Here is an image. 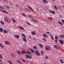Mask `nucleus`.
Instances as JSON below:
<instances>
[{
    "label": "nucleus",
    "instance_id": "obj_38",
    "mask_svg": "<svg viewBox=\"0 0 64 64\" xmlns=\"http://www.w3.org/2000/svg\"><path fill=\"white\" fill-rule=\"evenodd\" d=\"M7 22H8V23H10V20L9 19V20H7V21H6Z\"/></svg>",
    "mask_w": 64,
    "mask_h": 64
},
{
    "label": "nucleus",
    "instance_id": "obj_26",
    "mask_svg": "<svg viewBox=\"0 0 64 64\" xmlns=\"http://www.w3.org/2000/svg\"><path fill=\"white\" fill-rule=\"evenodd\" d=\"M60 62L61 63H62V64H63V63H64V62H62V59H60Z\"/></svg>",
    "mask_w": 64,
    "mask_h": 64
},
{
    "label": "nucleus",
    "instance_id": "obj_63",
    "mask_svg": "<svg viewBox=\"0 0 64 64\" xmlns=\"http://www.w3.org/2000/svg\"><path fill=\"white\" fill-rule=\"evenodd\" d=\"M0 62H2V60L0 59Z\"/></svg>",
    "mask_w": 64,
    "mask_h": 64
},
{
    "label": "nucleus",
    "instance_id": "obj_20",
    "mask_svg": "<svg viewBox=\"0 0 64 64\" xmlns=\"http://www.w3.org/2000/svg\"><path fill=\"white\" fill-rule=\"evenodd\" d=\"M45 49L46 50H47V51H49L50 49L49 48H48V47H45Z\"/></svg>",
    "mask_w": 64,
    "mask_h": 64
},
{
    "label": "nucleus",
    "instance_id": "obj_62",
    "mask_svg": "<svg viewBox=\"0 0 64 64\" xmlns=\"http://www.w3.org/2000/svg\"><path fill=\"white\" fill-rule=\"evenodd\" d=\"M4 7H6L7 6H6V5L4 6Z\"/></svg>",
    "mask_w": 64,
    "mask_h": 64
},
{
    "label": "nucleus",
    "instance_id": "obj_8",
    "mask_svg": "<svg viewBox=\"0 0 64 64\" xmlns=\"http://www.w3.org/2000/svg\"><path fill=\"white\" fill-rule=\"evenodd\" d=\"M50 13H52L53 14H55V12L54 11H52L51 10H50Z\"/></svg>",
    "mask_w": 64,
    "mask_h": 64
},
{
    "label": "nucleus",
    "instance_id": "obj_5",
    "mask_svg": "<svg viewBox=\"0 0 64 64\" xmlns=\"http://www.w3.org/2000/svg\"><path fill=\"white\" fill-rule=\"evenodd\" d=\"M26 56L27 57L30 59H32V57H31V56H29L27 54H26Z\"/></svg>",
    "mask_w": 64,
    "mask_h": 64
},
{
    "label": "nucleus",
    "instance_id": "obj_28",
    "mask_svg": "<svg viewBox=\"0 0 64 64\" xmlns=\"http://www.w3.org/2000/svg\"><path fill=\"white\" fill-rule=\"evenodd\" d=\"M39 46L41 48H43V46L41 44H40L39 45Z\"/></svg>",
    "mask_w": 64,
    "mask_h": 64
},
{
    "label": "nucleus",
    "instance_id": "obj_36",
    "mask_svg": "<svg viewBox=\"0 0 64 64\" xmlns=\"http://www.w3.org/2000/svg\"><path fill=\"white\" fill-rule=\"evenodd\" d=\"M12 56L13 57H15V55L14 54H12Z\"/></svg>",
    "mask_w": 64,
    "mask_h": 64
},
{
    "label": "nucleus",
    "instance_id": "obj_34",
    "mask_svg": "<svg viewBox=\"0 0 64 64\" xmlns=\"http://www.w3.org/2000/svg\"><path fill=\"white\" fill-rule=\"evenodd\" d=\"M8 62H9L10 64H12V62L10 60H8Z\"/></svg>",
    "mask_w": 64,
    "mask_h": 64
},
{
    "label": "nucleus",
    "instance_id": "obj_60",
    "mask_svg": "<svg viewBox=\"0 0 64 64\" xmlns=\"http://www.w3.org/2000/svg\"><path fill=\"white\" fill-rule=\"evenodd\" d=\"M20 64H23V63L21 62H20Z\"/></svg>",
    "mask_w": 64,
    "mask_h": 64
},
{
    "label": "nucleus",
    "instance_id": "obj_53",
    "mask_svg": "<svg viewBox=\"0 0 64 64\" xmlns=\"http://www.w3.org/2000/svg\"><path fill=\"white\" fill-rule=\"evenodd\" d=\"M27 24H28V25H31V24L29 22H27Z\"/></svg>",
    "mask_w": 64,
    "mask_h": 64
},
{
    "label": "nucleus",
    "instance_id": "obj_42",
    "mask_svg": "<svg viewBox=\"0 0 64 64\" xmlns=\"http://www.w3.org/2000/svg\"><path fill=\"white\" fill-rule=\"evenodd\" d=\"M21 60L22 61H23V62H24V63L25 62V60H24V59H21Z\"/></svg>",
    "mask_w": 64,
    "mask_h": 64
},
{
    "label": "nucleus",
    "instance_id": "obj_4",
    "mask_svg": "<svg viewBox=\"0 0 64 64\" xmlns=\"http://www.w3.org/2000/svg\"><path fill=\"white\" fill-rule=\"evenodd\" d=\"M21 53L22 54H26V53H27V52L25 51L22 50L21 51Z\"/></svg>",
    "mask_w": 64,
    "mask_h": 64
},
{
    "label": "nucleus",
    "instance_id": "obj_35",
    "mask_svg": "<svg viewBox=\"0 0 64 64\" xmlns=\"http://www.w3.org/2000/svg\"><path fill=\"white\" fill-rule=\"evenodd\" d=\"M0 58L1 59H2V56L1 54H0Z\"/></svg>",
    "mask_w": 64,
    "mask_h": 64
},
{
    "label": "nucleus",
    "instance_id": "obj_43",
    "mask_svg": "<svg viewBox=\"0 0 64 64\" xmlns=\"http://www.w3.org/2000/svg\"><path fill=\"white\" fill-rule=\"evenodd\" d=\"M12 19L13 20L14 22V23H16V21H15V20H14V19L13 18H12Z\"/></svg>",
    "mask_w": 64,
    "mask_h": 64
},
{
    "label": "nucleus",
    "instance_id": "obj_22",
    "mask_svg": "<svg viewBox=\"0 0 64 64\" xmlns=\"http://www.w3.org/2000/svg\"><path fill=\"white\" fill-rule=\"evenodd\" d=\"M0 23L2 24V25H4V22L1 20L0 22Z\"/></svg>",
    "mask_w": 64,
    "mask_h": 64
},
{
    "label": "nucleus",
    "instance_id": "obj_16",
    "mask_svg": "<svg viewBox=\"0 0 64 64\" xmlns=\"http://www.w3.org/2000/svg\"><path fill=\"white\" fill-rule=\"evenodd\" d=\"M23 40H24V41L25 42H27V40H26V39L25 38H22Z\"/></svg>",
    "mask_w": 64,
    "mask_h": 64
},
{
    "label": "nucleus",
    "instance_id": "obj_10",
    "mask_svg": "<svg viewBox=\"0 0 64 64\" xmlns=\"http://www.w3.org/2000/svg\"><path fill=\"white\" fill-rule=\"evenodd\" d=\"M48 18L49 20H51V21H52V20H53V18L51 17H48Z\"/></svg>",
    "mask_w": 64,
    "mask_h": 64
},
{
    "label": "nucleus",
    "instance_id": "obj_39",
    "mask_svg": "<svg viewBox=\"0 0 64 64\" xmlns=\"http://www.w3.org/2000/svg\"><path fill=\"white\" fill-rule=\"evenodd\" d=\"M42 40L44 41H46V40L45 38H43Z\"/></svg>",
    "mask_w": 64,
    "mask_h": 64
},
{
    "label": "nucleus",
    "instance_id": "obj_13",
    "mask_svg": "<svg viewBox=\"0 0 64 64\" xmlns=\"http://www.w3.org/2000/svg\"><path fill=\"white\" fill-rule=\"evenodd\" d=\"M32 19L34 22H37V20H36L35 19H33V18H32Z\"/></svg>",
    "mask_w": 64,
    "mask_h": 64
},
{
    "label": "nucleus",
    "instance_id": "obj_31",
    "mask_svg": "<svg viewBox=\"0 0 64 64\" xmlns=\"http://www.w3.org/2000/svg\"><path fill=\"white\" fill-rule=\"evenodd\" d=\"M28 8H29L30 9H32V8L30 6H28Z\"/></svg>",
    "mask_w": 64,
    "mask_h": 64
},
{
    "label": "nucleus",
    "instance_id": "obj_32",
    "mask_svg": "<svg viewBox=\"0 0 64 64\" xmlns=\"http://www.w3.org/2000/svg\"><path fill=\"white\" fill-rule=\"evenodd\" d=\"M33 48L34 49H37V47H36V46H34L33 47Z\"/></svg>",
    "mask_w": 64,
    "mask_h": 64
},
{
    "label": "nucleus",
    "instance_id": "obj_52",
    "mask_svg": "<svg viewBox=\"0 0 64 64\" xmlns=\"http://www.w3.org/2000/svg\"><path fill=\"white\" fill-rule=\"evenodd\" d=\"M50 37H52V36H53V35H52V34H51L50 35Z\"/></svg>",
    "mask_w": 64,
    "mask_h": 64
},
{
    "label": "nucleus",
    "instance_id": "obj_61",
    "mask_svg": "<svg viewBox=\"0 0 64 64\" xmlns=\"http://www.w3.org/2000/svg\"><path fill=\"white\" fill-rule=\"evenodd\" d=\"M33 49H29V50H31V51H32V50Z\"/></svg>",
    "mask_w": 64,
    "mask_h": 64
},
{
    "label": "nucleus",
    "instance_id": "obj_59",
    "mask_svg": "<svg viewBox=\"0 0 64 64\" xmlns=\"http://www.w3.org/2000/svg\"><path fill=\"white\" fill-rule=\"evenodd\" d=\"M29 39H31V36H30V37H28Z\"/></svg>",
    "mask_w": 64,
    "mask_h": 64
},
{
    "label": "nucleus",
    "instance_id": "obj_18",
    "mask_svg": "<svg viewBox=\"0 0 64 64\" xmlns=\"http://www.w3.org/2000/svg\"><path fill=\"white\" fill-rule=\"evenodd\" d=\"M3 29L1 28H0V32H3Z\"/></svg>",
    "mask_w": 64,
    "mask_h": 64
},
{
    "label": "nucleus",
    "instance_id": "obj_2",
    "mask_svg": "<svg viewBox=\"0 0 64 64\" xmlns=\"http://www.w3.org/2000/svg\"><path fill=\"white\" fill-rule=\"evenodd\" d=\"M4 43L5 44H6L8 45H10V42L8 41H6Z\"/></svg>",
    "mask_w": 64,
    "mask_h": 64
},
{
    "label": "nucleus",
    "instance_id": "obj_56",
    "mask_svg": "<svg viewBox=\"0 0 64 64\" xmlns=\"http://www.w3.org/2000/svg\"><path fill=\"white\" fill-rule=\"evenodd\" d=\"M51 38H52V40H54V38H53V36H52L51 37Z\"/></svg>",
    "mask_w": 64,
    "mask_h": 64
},
{
    "label": "nucleus",
    "instance_id": "obj_30",
    "mask_svg": "<svg viewBox=\"0 0 64 64\" xmlns=\"http://www.w3.org/2000/svg\"><path fill=\"white\" fill-rule=\"evenodd\" d=\"M28 16L30 18H33V16H31V15L29 14L28 15Z\"/></svg>",
    "mask_w": 64,
    "mask_h": 64
},
{
    "label": "nucleus",
    "instance_id": "obj_50",
    "mask_svg": "<svg viewBox=\"0 0 64 64\" xmlns=\"http://www.w3.org/2000/svg\"><path fill=\"white\" fill-rule=\"evenodd\" d=\"M16 38H18V39H19V38H20V37H19V36L18 35V36H17L16 37Z\"/></svg>",
    "mask_w": 64,
    "mask_h": 64
},
{
    "label": "nucleus",
    "instance_id": "obj_12",
    "mask_svg": "<svg viewBox=\"0 0 64 64\" xmlns=\"http://www.w3.org/2000/svg\"><path fill=\"white\" fill-rule=\"evenodd\" d=\"M25 9L26 11L27 12H28V11H30V10H29V9L27 8H25Z\"/></svg>",
    "mask_w": 64,
    "mask_h": 64
},
{
    "label": "nucleus",
    "instance_id": "obj_17",
    "mask_svg": "<svg viewBox=\"0 0 64 64\" xmlns=\"http://www.w3.org/2000/svg\"><path fill=\"white\" fill-rule=\"evenodd\" d=\"M17 52L18 54H19V55H21V53H20V51L18 50V51H17Z\"/></svg>",
    "mask_w": 64,
    "mask_h": 64
},
{
    "label": "nucleus",
    "instance_id": "obj_45",
    "mask_svg": "<svg viewBox=\"0 0 64 64\" xmlns=\"http://www.w3.org/2000/svg\"><path fill=\"white\" fill-rule=\"evenodd\" d=\"M40 53L41 54H44V52L43 51H40Z\"/></svg>",
    "mask_w": 64,
    "mask_h": 64
},
{
    "label": "nucleus",
    "instance_id": "obj_54",
    "mask_svg": "<svg viewBox=\"0 0 64 64\" xmlns=\"http://www.w3.org/2000/svg\"><path fill=\"white\" fill-rule=\"evenodd\" d=\"M60 18H62V16L61 15H60Z\"/></svg>",
    "mask_w": 64,
    "mask_h": 64
},
{
    "label": "nucleus",
    "instance_id": "obj_23",
    "mask_svg": "<svg viewBox=\"0 0 64 64\" xmlns=\"http://www.w3.org/2000/svg\"><path fill=\"white\" fill-rule=\"evenodd\" d=\"M8 18H6V17H5L4 18V20L5 21H7V20H8Z\"/></svg>",
    "mask_w": 64,
    "mask_h": 64
},
{
    "label": "nucleus",
    "instance_id": "obj_47",
    "mask_svg": "<svg viewBox=\"0 0 64 64\" xmlns=\"http://www.w3.org/2000/svg\"><path fill=\"white\" fill-rule=\"evenodd\" d=\"M46 59H48L49 58V57L48 56H46Z\"/></svg>",
    "mask_w": 64,
    "mask_h": 64
},
{
    "label": "nucleus",
    "instance_id": "obj_24",
    "mask_svg": "<svg viewBox=\"0 0 64 64\" xmlns=\"http://www.w3.org/2000/svg\"><path fill=\"white\" fill-rule=\"evenodd\" d=\"M4 32L5 33H8V32L5 30H4Z\"/></svg>",
    "mask_w": 64,
    "mask_h": 64
},
{
    "label": "nucleus",
    "instance_id": "obj_29",
    "mask_svg": "<svg viewBox=\"0 0 64 64\" xmlns=\"http://www.w3.org/2000/svg\"><path fill=\"white\" fill-rule=\"evenodd\" d=\"M22 36H23V37H25V38H26V36H25V34H22Z\"/></svg>",
    "mask_w": 64,
    "mask_h": 64
},
{
    "label": "nucleus",
    "instance_id": "obj_19",
    "mask_svg": "<svg viewBox=\"0 0 64 64\" xmlns=\"http://www.w3.org/2000/svg\"><path fill=\"white\" fill-rule=\"evenodd\" d=\"M58 23L59 24H60L61 25H63V24H62L61 22L60 21H58Z\"/></svg>",
    "mask_w": 64,
    "mask_h": 64
},
{
    "label": "nucleus",
    "instance_id": "obj_27",
    "mask_svg": "<svg viewBox=\"0 0 64 64\" xmlns=\"http://www.w3.org/2000/svg\"><path fill=\"white\" fill-rule=\"evenodd\" d=\"M42 1H44L45 3H47V4H48V2H47V1L46 0H43Z\"/></svg>",
    "mask_w": 64,
    "mask_h": 64
},
{
    "label": "nucleus",
    "instance_id": "obj_57",
    "mask_svg": "<svg viewBox=\"0 0 64 64\" xmlns=\"http://www.w3.org/2000/svg\"><path fill=\"white\" fill-rule=\"evenodd\" d=\"M0 7V8H1V9H4V8H3V7H2V6H1Z\"/></svg>",
    "mask_w": 64,
    "mask_h": 64
},
{
    "label": "nucleus",
    "instance_id": "obj_44",
    "mask_svg": "<svg viewBox=\"0 0 64 64\" xmlns=\"http://www.w3.org/2000/svg\"><path fill=\"white\" fill-rule=\"evenodd\" d=\"M62 23H63V24H64V20L62 19Z\"/></svg>",
    "mask_w": 64,
    "mask_h": 64
},
{
    "label": "nucleus",
    "instance_id": "obj_51",
    "mask_svg": "<svg viewBox=\"0 0 64 64\" xmlns=\"http://www.w3.org/2000/svg\"><path fill=\"white\" fill-rule=\"evenodd\" d=\"M18 35H14V37L15 38H16V37H17V36Z\"/></svg>",
    "mask_w": 64,
    "mask_h": 64
},
{
    "label": "nucleus",
    "instance_id": "obj_25",
    "mask_svg": "<svg viewBox=\"0 0 64 64\" xmlns=\"http://www.w3.org/2000/svg\"><path fill=\"white\" fill-rule=\"evenodd\" d=\"M0 46L1 47H2V48H4V46L2 44L0 43Z\"/></svg>",
    "mask_w": 64,
    "mask_h": 64
},
{
    "label": "nucleus",
    "instance_id": "obj_11",
    "mask_svg": "<svg viewBox=\"0 0 64 64\" xmlns=\"http://www.w3.org/2000/svg\"><path fill=\"white\" fill-rule=\"evenodd\" d=\"M31 33L32 35H35V34H36L35 32L34 31L32 32H31Z\"/></svg>",
    "mask_w": 64,
    "mask_h": 64
},
{
    "label": "nucleus",
    "instance_id": "obj_6",
    "mask_svg": "<svg viewBox=\"0 0 64 64\" xmlns=\"http://www.w3.org/2000/svg\"><path fill=\"white\" fill-rule=\"evenodd\" d=\"M0 11H1V12H4V13H6V14H8V12H7L6 11L4 10H1Z\"/></svg>",
    "mask_w": 64,
    "mask_h": 64
},
{
    "label": "nucleus",
    "instance_id": "obj_64",
    "mask_svg": "<svg viewBox=\"0 0 64 64\" xmlns=\"http://www.w3.org/2000/svg\"><path fill=\"white\" fill-rule=\"evenodd\" d=\"M44 64H46V63H44Z\"/></svg>",
    "mask_w": 64,
    "mask_h": 64
},
{
    "label": "nucleus",
    "instance_id": "obj_55",
    "mask_svg": "<svg viewBox=\"0 0 64 64\" xmlns=\"http://www.w3.org/2000/svg\"><path fill=\"white\" fill-rule=\"evenodd\" d=\"M17 62H18V63H20V60H17Z\"/></svg>",
    "mask_w": 64,
    "mask_h": 64
},
{
    "label": "nucleus",
    "instance_id": "obj_58",
    "mask_svg": "<svg viewBox=\"0 0 64 64\" xmlns=\"http://www.w3.org/2000/svg\"><path fill=\"white\" fill-rule=\"evenodd\" d=\"M19 6V4H17L16 5V7H18V6Z\"/></svg>",
    "mask_w": 64,
    "mask_h": 64
},
{
    "label": "nucleus",
    "instance_id": "obj_7",
    "mask_svg": "<svg viewBox=\"0 0 64 64\" xmlns=\"http://www.w3.org/2000/svg\"><path fill=\"white\" fill-rule=\"evenodd\" d=\"M43 36L44 38H47L48 37V36L46 34H43Z\"/></svg>",
    "mask_w": 64,
    "mask_h": 64
},
{
    "label": "nucleus",
    "instance_id": "obj_41",
    "mask_svg": "<svg viewBox=\"0 0 64 64\" xmlns=\"http://www.w3.org/2000/svg\"><path fill=\"white\" fill-rule=\"evenodd\" d=\"M55 39H58V36H55Z\"/></svg>",
    "mask_w": 64,
    "mask_h": 64
},
{
    "label": "nucleus",
    "instance_id": "obj_1",
    "mask_svg": "<svg viewBox=\"0 0 64 64\" xmlns=\"http://www.w3.org/2000/svg\"><path fill=\"white\" fill-rule=\"evenodd\" d=\"M35 53L37 56H40V54L38 50H37L35 51Z\"/></svg>",
    "mask_w": 64,
    "mask_h": 64
},
{
    "label": "nucleus",
    "instance_id": "obj_33",
    "mask_svg": "<svg viewBox=\"0 0 64 64\" xmlns=\"http://www.w3.org/2000/svg\"><path fill=\"white\" fill-rule=\"evenodd\" d=\"M27 54H31V52L29 51H28L27 53Z\"/></svg>",
    "mask_w": 64,
    "mask_h": 64
},
{
    "label": "nucleus",
    "instance_id": "obj_3",
    "mask_svg": "<svg viewBox=\"0 0 64 64\" xmlns=\"http://www.w3.org/2000/svg\"><path fill=\"white\" fill-rule=\"evenodd\" d=\"M60 43L61 44H62V45H63L64 44V41L61 40H60Z\"/></svg>",
    "mask_w": 64,
    "mask_h": 64
},
{
    "label": "nucleus",
    "instance_id": "obj_37",
    "mask_svg": "<svg viewBox=\"0 0 64 64\" xmlns=\"http://www.w3.org/2000/svg\"><path fill=\"white\" fill-rule=\"evenodd\" d=\"M31 52H32V53H34V52H35V50H34L32 49V50L31 51Z\"/></svg>",
    "mask_w": 64,
    "mask_h": 64
},
{
    "label": "nucleus",
    "instance_id": "obj_21",
    "mask_svg": "<svg viewBox=\"0 0 64 64\" xmlns=\"http://www.w3.org/2000/svg\"><path fill=\"white\" fill-rule=\"evenodd\" d=\"M54 47L56 48V49H58V47L57 46V45H54Z\"/></svg>",
    "mask_w": 64,
    "mask_h": 64
},
{
    "label": "nucleus",
    "instance_id": "obj_49",
    "mask_svg": "<svg viewBox=\"0 0 64 64\" xmlns=\"http://www.w3.org/2000/svg\"><path fill=\"white\" fill-rule=\"evenodd\" d=\"M6 8H8L9 9V6H6Z\"/></svg>",
    "mask_w": 64,
    "mask_h": 64
},
{
    "label": "nucleus",
    "instance_id": "obj_14",
    "mask_svg": "<svg viewBox=\"0 0 64 64\" xmlns=\"http://www.w3.org/2000/svg\"><path fill=\"white\" fill-rule=\"evenodd\" d=\"M21 14L22 15V16H24L25 17L26 16V15L25 14H24L23 12Z\"/></svg>",
    "mask_w": 64,
    "mask_h": 64
},
{
    "label": "nucleus",
    "instance_id": "obj_48",
    "mask_svg": "<svg viewBox=\"0 0 64 64\" xmlns=\"http://www.w3.org/2000/svg\"><path fill=\"white\" fill-rule=\"evenodd\" d=\"M55 42H56V43H57L58 42V40H55Z\"/></svg>",
    "mask_w": 64,
    "mask_h": 64
},
{
    "label": "nucleus",
    "instance_id": "obj_40",
    "mask_svg": "<svg viewBox=\"0 0 64 64\" xmlns=\"http://www.w3.org/2000/svg\"><path fill=\"white\" fill-rule=\"evenodd\" d=\"M46 33L47 34H50V32H46Z\"/></svg>",
    "mask_w": 64,
    "mask_h": 64
},
{
    "label": "nucleus",
    "instance_id": "obj_9",
    "mask_svg": "<svg viewBox=\"0 0 64 64\" xmlns=\"http://www.w3.org/2000/svg\"><path fill=\"white\" fill-rule=\"evenodd\" d=\"M60 37L61 38H64V36L63 34H61L60 36Z\"/></svg>",
    "mask_w": 64,
    "mask_h": 64
},
{
    "label": "nucleus",
    "instance_id": "obj_46",
    "mask_svg": "<svg viewBox=\"0 0 64 64\" xmlns=\"http://www.w3.org/2000/svg\"><path fill=\"white\" fill-rule=\"evenodd\" d=\"M54 6L55 8H56V10H57V7H56V6L54 5Z\"/></svg>",
    "mask_w": 64,
    "mask_h": 64
},
{
    "label": "nucleus",
    "instance_id": "obj_15",
    "mask_svg": "<svg viewBox=\"0 0 64 64\" xmlns=\"http://www.w3.org/2000/svg\"><path fill=\"white\" fill-rule=\"evenodd\" d=\"M18 28H20V29H22V30H24V29L23 27H22L21 26H19Z\"/></svg>",
    "mask_w": 64,
    "mask_h": 64
}]
</instances>
